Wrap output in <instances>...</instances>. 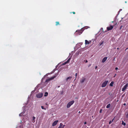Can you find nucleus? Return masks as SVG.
<instances>
[{
	"label": "nucleus",
	"mask_w": 128,
	"mask_h": 128,
	"mask_svg": "<svg viewBox=\"0 0 128 128\" xmlns=\"http://www.w3.org/2000/svg\"><path fill=\"white\" fill-rule=\"evenodd\" d=\"M84 62H85L87 63L88 62V60H84Z\"/></svg>",
	"instance_id": "5701e85b"
},
{
	"label": "nucleus",
	"mask_w": 128,
	"mask_h": 128,
	"mask_svg": "<svg viewBox=\"0 0 128 128\" xmlns=\"http://www.w3.org/2000/svg\"><path fill=\"white\" fill-rule=\"evenodd\" d=\"M122 26H120V29H121V28H122Z\"/></svg>",
	"instance_id": "c9c22d12"
},
{
	"label": "nucleus",
	"mask_w": 128,
	"mask_h": 128,
	"mask_svg": "<svg viewBox=\"0 0 128 128\" xmlns=\"http://www.w3.org/2000/svg\"><path fill=\"white\" fill-rule=\"evenodd\" d=\"M128 86V84H126L124 86V87L122 88V91H124L126 89Z\"/></svg>",
	"instance_id": "1a4fd4ad"
},
{
	"label": "nucleus",
	"mask_w": 128,
	"mask_h": 128,
	"mask_svg": "<svg viewBox=\"0 0 128 128\" xmlns=\"http://www.w3.org/2000/svg\"><path fill=\"white\" fill-rule=\"evenodd\" d=\"M70 58L69 59H68L66 61V62L67 63H68L70 62Z\"/></svg>",
	"instance_id": "aec40b11"
},
{
	"label": "nucleus",
	"mask_w": 128,
	"mask_h": 128,
	"mask_svg": "<svg viewBox=\"0 0 128 128\" xmlns=\"http://www.w3.org/2000/svg\"><path fill=\"white\" fill-rule=\"evenodd\" d=\"M97 66H96L95 67V69L96 70L97 69Z\"/></svg>",
	"instance_id": "473e14b6"
},
{
	"label": "nucleus",
	"mask_w": 128,
	"mask_h": 128,
	"mask_svg": "<svg viewBox=\"0 0 128 128\" xmlns=\"http://www.w3.org/2000/svg\"><path fill=\"white\" fill-rule=\"evenodd\" d=\"M108 82V81H106L104 82V87L106 85Z\"/></svg>",
	"instance_id": "a211bd4d"
},
{
	"label": "nucleus",
	"mask_w": 128,
	"mask_h": 128,
	"mask_svg": "<svg viewBox=\"0 0 128 128\" xmlns=\"http://www.w3.org/2000/svg\"><path fill=\"white\" fill-rule=\"evenodd\" d=\"M114 120V119H113V120H112V121H110V122H109V124H110Z\"/></svg>",
	"instance_id": "393cba45"
},
{
	"label": "nucleus",
	"mask_w": 128,
	"mask_h": 128,
	"mask_svg": "<svg viewBox=\"0 0 128 128\" xmlns=\"http://www.w3.org/2000/svg\"><path fill=\"white\" fill-rule=\"evenodd\" d=\"M113 28V27L112 26H110L109 27H108L107 28V29L108 30H110L112 29Z\"/></svg>",
	"instance_id": "6e6552de"
},
{
	"label": "nucleus",
	"mask_w": 128,
	"mask_h": 128,
	"mask_svg": "<svg viewBox=\"0 0 128 128\" xmlns=\"http://www.w3.org/2000/svg\"><path fill=\"white\" fill-rule=\"evenodd\" d=\"M102 109H100V113H101L102 112Z\"/></svg>",
	"instance_id": "a878e982"
},
{
	"label": "nucleus",
	"mask_w": 128,
	"mask_h": 128,
	"mask_svg": "<svg viewBox=\"0 0 128 128\" xmlns=\"http://www.w3.org/2000/svg\"><path fill=\"white\" fill-rule=\"evenodd\" d=\"M107 57H104V62L106 60H107Z\"/></svg>",
	"instance_id": "bb28decb"
},
{
	"label": "nucleus",
	"mask_w": 128,
	"mask_h": 128,
	"mask_svg": "<svg viewBox=\"0 0 128 128\" xmlns=\"http://www.w3.org/2000/svg\"><path fill=\"white\" fill-rule=\"evenodd\" d=\"M126 117L127 118H128V114H127L126 115Z\"/></svg>",
	"instance_id": "f704fd0d"
},
{
	"label": "nucleus",
	"mask_w": 128,
	"mask_h": 128,
	"mask_svg": "<svg viewBox=\"0 0 128 128\" xmlns=\"http://www.w3.org/2000/svg\"><path fill=\"white\" fill-rule=\"evenodd\" d=\"M72 13H73V14H75V12H72Z\"/></svg>",
	"instance_id": "72a5a7b5"
},
{
	"label": "nucleus",
	"mask_w": 128,
	"mask_h": 128,
	"mask_svg": "<svg viewBox=\"0 0 128 128\" xmlns=\"http://www.w3.org/2000/svg\"><path fill=\"white\" fill-rule=\"evenodd\" d=\"M48 92H46L44 93V96H48Z\"/></svg>",
	"instance_id": "dca6fc26"
},
{
	"label": "nucleus",
	"mask_w": 128,
	"mask_h": 128,
	"mask_svg": "<svg viewBox=\"0 0 128 128\" xmlns=\"http://www.w3.org/2000/svg\"><path fill=\"white\" fill-rule=\"evenodd\" d=\"M84 30L83 28H82L80 30H76L74 33V34L76 36L80 35L82 33Z\"/></svg>",
	"instance_id": "f257e3e1"
},
{
	"label": "nucleus",
	"mask_w": 128,
	"mask_h": 128,
	"mask_svg": "<svg viewBox=\"0 0 128 128\" xmlns=\"http://www.w3.org/2000/svg\"><path fill=\"white\" fill-rule=\"evenodd\" d=\"M74 100H72L69 102L67 104L66 107L67 108H69L74 103Z\"/></svg>",
	"instance_id": "f03ea898"
},
{
	"label": "nucleus",
	"mask_w": 128,
	"mask_h": 128,
	"mask_svg": "<svg viewBox=\"0 0 128 128\" xmlns=\"http://www.w3.org/2000/svg\"><path fill=\"white\" fill-rule=\"evenodd\" d=\"M128 49V48H126V50Z\"/></svg>",
	"instance_id": "c03bdc74"
},
{
	"label": "nucleus",
	"mask_w": 128,
	"mask_h": 128,
	"mask_svg": "<svg viewBox=\"0 0 128 128\" xmlns=\"http://www.w3.org/2000/svg\"><path fill=\"white\" fill-rule=\"evenodd\" d=\"M42 93H38L36 94V96L38 98H41L42 97Z\"/></svg>",
	"instance_id": "39448f33"
},
{
	"label": "nucleus",
	"mask_w": 128,
	"mask_h": 128,
	"mask_svg": "<svg viewBox=\"0 0 128 128\" xmlns=\"http://www.w3.org/2000/svg\"><path fill=\"white\" fill-rule=\"evenodd\" d=\"M122 124L124 126H125L126 125V123L123 121H122Z\"/></svg>",
	"instance_id": "412c9836"
},
{
	"label": "nucleus",
	"mask_w": 128,
	"mask_h": 128,
	"mask_svg": "<svg viewBox=\"0 0 128 128\" xmlns=\"http://www.w3.org/2000/svg\"><path fill=\"white\" fill-rule=\"evenodd\" d=\"M124 106H125L126 105V103H124Z\"/></svg>",
	"instance_id": "ea45409f"
},
{
	"label": "nucleus",
	"mask_w": 128,
	"mask_h": 128,
	"mask_svg": "<svg viewBox=\"0 0 128 128\" xmlns=\"http://www.w3.org/2000/svg\"><path fill=\"white\" fill-rule=\"evenodd\" d=\"M56 76H54L46 79L45 81V82H48L50 80H52L55 78Z\"/></svg>",
	"instance_id": "7ed1b4c3"
},
{
	"label": "nucleus",
	"mask_w": 128,
	"mask_h": 128,
	"mask_svg": "<svg viewBox=\"0 0 128 128\" xmlns=\"http://www.w3.org/2000/svg\"><path fill=\"white\" fill-rule=\"evenodd\" d=\"M118 100H117V102H118Z\"/></svg>",
	"instance_id": "a18cd8bd"
},
{
	"label": "nucleus",
	"mask_w": 128,
	"mask_h": 128,
	"mask_svg": "<svg viewBox=\"0 0 128 128\" xmlns=\"http://www.w3.org/2000/svg\"><path fill=\"white\" fill-rule=\"evenodd\" d=\"M91 64H89L88 66V67H90L91 66Z\"/></svg>",
	"instance_id": "7c9ffc66"
},
{
	"label": "nucleus",
	"mask_w": 128,
	"mask_h": 128,
	"mask_svg": "<svg viewBox=\"0 0 128 128\" xmlns=\"http://www.w3.org/2000/svg\"><path fill=\"white\" fill-rule=\"evenodd\" d=\"M114 83V82H112L110 84V86H112Z\"/></svg>",
	"instance_id": "f3484780"
},
{
	"label": "nucleus",
	"mask_w": 128,
	"mask_h": 128,
	"mask_svg": "<svg viewBox=\"0 0 128 128\" xmlns=\"http://www.w3.org/2000/svg\"><path fill=\"white\" fill-rule=\"evenodd\" d=\"M86 123H86V122H84V124H86Z\"/></svg>",
	"instance_id": "4c0bfd02"
},
{
	"label": "nucleus",
	"mask_w": 128,
	"mask_h": 128,
	"mask_svg": "<svg viewBox=\"0 0 128 128\" xmlns=\"http://www.w3.org/2000/svg\"><path fill=\"white\" fill-rule=\"evenodd\" d=\"M118 69V68H117V67H116V68H115V70H117Z\"/></svg>",
	"instance_id": "e433bc0d"
},
{
	"label": "nucleus",
	"mask_w": 128,
	"mask_h": 128,
	"mask_svg": "<svg viewBox=\"0 0 128 128\" xmlns=\"http://www.w3.org/2000/svg\"><path fill=\"white\" fill-rule=\"evenodd\" d=\"M102 62L103 63L104 62V58L102 59Z\"/></svg>",
	"instance_id": "c85d7f7f"
},
{
	"label": "nucleus",
	"mask_w": 128,
	"mask_h": 128,
	"mask_svg": "<svg viewBox=\"0 0 128 128\" xmlns=\"http://www.w3.org/2000/svg\"><path fill=\"white\" fill-rule=\"evenodd\" d=\"M56 26H58V25H60L59 22H56Z\"/></svg>",
	"instance_id": "2eb2a0df"
},
{
	"label": "nucleus",
	"mask_w": 128,
	"mask_h": 128,
	"mask_svg": "<svg viewBox=\"0 0 128 128\" xmlns=\"http://www.w3.org/2000/svg\"><path fill=\"white\" fill-rule=\"evenodd\" d=\"M65 126V125H63L62 123H60V126L58 127V128H64Z\"/></svg>",
	"instance_id": "0eeeda50"
},
{
	"label": "nucleus",
	"mask_w": 128,
	"mask_h": 128,
	"mask_svg": "<svg viewBox=\"0 0 128 128\" xmlns=\"http://www.w3.org/2000/svg\"><path fill=\"white\" fill-rule=\"evenodd\" d=\"M91 42L90 41L89 42L87 40H85V44L86 45L88 44H89L90 43V42Z\"/></svg>",
	"instance_id": "9d476101"
},
{
	"label": "nucleus",
	"mask_w": 128,
	"mask_h": 128,
	"mask_svg": "<svg viewBox=\"0 0 128 128\" xmlns=\"http://www.w3.org/2000/svg\"><path fill=\"white\" fill-rule=\"evenodd\" d=\"M58 122V120H56L54 121L52 124V126H56V125Z\"/></svg>",
	"instance_id": "423d86ee"
},
{
	"label": "nucleus",
	"mask_w": 128,
	"mask_h": 128,
	"mask_svg": "<svg viewBox=\"0 0 128 128\" xmlns=\"http://www.w3.org/2000/svg\"><path fill=\"white\" fill-rule=\"evenodd\" d=\"M110 104H108V105H107V106H106V108H109L110 107Z\"/></svg>",
	"instance_id": "6ab92c4d"
},
{
	"label": "nucleus",
	"mask_w": 128,
	"mask_h": 128,
	"mask_svg": "<svg viewBox=\"0 0 128 128\" xmlns=\"http://www.w3.org/2000/svg\"><path fill=\"white\" fill-rule=\"evenodd\" d=\"M118 49H119V48H117V49H118Z\"/></svg>",
	"instance_id": "79ce46f5"
},
{
	"label": "nucleus",
	"mask_w": 128,
	"mask_h": 128,
	"mask_svg": "<svg viewBox=\"0 0 128 128\" xmlns=\"http://www.w3.org/2000/svg\"><path fill=\"white\" fill-rule=\"evenodd\" d=\"M104 42V40H103L101 42L99 43V45L100 46H101L102 44H103Z\"/></svg>",
	"instance_id": "4468645a"
},
{
	"label": "nucleus",
	"mask_w": 128,
	"mask_h": 128,
	"mask_svg": "<svg viewBox=\"0 0 128 128\" xmlns=\"http://www.w3.org/2000/svg\"><path fill=\"white\" fill-rule=\"evenodd\" d=\"M22 113H20V114H19V116H22Z\"/></svg>",
	"instance_id": "c756f323"
},
{
	"label": "nucleus",
	"mask_w": 128,
	"mask_h": 128,
	"mask_svg": "<svg viewBox=\"0 0 128 128\" xmlns=\"http://www.w3.org/2000/svg\"><path fill=\"white\" fill-rule=\"evenodd\" d=\"M102 87H104V82L103 83L102 85Z\"/></svg>",
	"instance_id": "b1692460"
},
{
	"label": "nucleus",
	"mask_w": 128,
	"mask_h": 128,
	"mask_svg": "<svg viewBox=\"0 0 128 128\" xmlns=\"http://www.w3.org/2000/svg\"><path fill=\"white\" fill-rule=\"evenodd\" d=\"M35 117L34 116H33L32 117V118H33V119H32V122L33 123H34L35 122Z\"/></svg>",
	"instance_id": "ddd939ff"
},
{
	"label": "nucleus",
	"mask_w": 128,
	"mask_h": 128,
	"mask_svg": "<svg viewBox=\"0 0 128 128\" xmlns=\"http://www.w3.org/2000/svg\"><path fill=\"white\" fill-rule=\"evenodd\" d=\"M41 107L42 108V109H44V110H46V108H44L43 106H41Z\"/></svg>",
	"instance_id": "4be33fe9"
},
{
	"label": "nucleus",
	"mask_w": 128,
	"mask_h": 128,
	"mask_svg": "<svg viewBox=\"0 0 128 128\" xmlns=\"http://www.w3.org/2000/svg\"><path fill=\"white\" fill-rule=\"evenodd\" d=\"M116 74H115V76H114V77H115V76H116Z\"/></svg>",
	"instance_id": "a19ab883"
},
{
	"label": "nucleus",
	"mask_w": 128,
	"mask_h": 128,
	"mask_svg": "<svg viewBox=\"0 0 128 128\" xmlns=\"http://www.w3.org/2000/svg\"><path fill=\"white\" fill-rule=\"evenodd\" d=\"M115 58H114L113 60H115Z\"/></svg>",
	"instance_id": "58836bf2"
},
{
	"label": "nucleus",
	"mask_w": 128,
	"mask_h": 128,
	"mask_svg": "<svg viewBox=\"0 0 128 128\" xmlns=\"http://www.w3.org/2000/svg\"><path fill=\"white\" fill-rule=\"evenodd\" d=\"M77 73H76L75 74V76H76H76H77Z\"/></svg>",
	"instance_id": "2f4dec72"
},
{
	"label": "nucleus",
	"mask_w": 128,
	"mask_h": 128,
	"mask_svg": "<svg viewBox=\"0 0 128 128\" xmlns=\"http://www.w3.org/2000/svg\"><path fill=\"white\" fill-rule=\"evenodd\" d=\"M72 78V76H70L67 78H66V81H69Z\"/></svg>",
	"instance_id": "f8f14e48"
},
{
	"label": "nucleus",
	"mask_w": 128,
	"mask_h": 128,
	"mask_svg": "<svg viewBox=\"0 0 128 128\" xmlns=\"http://www.w3.org/2000/svg\"><path fill=\"white\" fill-rule=\"evenodd\" d=\"M98 34L101 35H104V32L102 28H101L100 29L99 32H98Z\"/></svg>",
	"instance_id": "20e7f679"
},
{
	"label": "nucleus",
	"mask_w": 128,
	"mask_h": 128,
	"mask_svg": "<svg viewBox=\"0 0 128 128\" xmlns=\"http://www.w3.org/2000/svg\"><path fill=\"white\" fill-rule=\"evenodd\" d=\"M67 64V63H66V62H65L64 63V64H63V65H65V64Z\"/></svg>",
	"instance_id": "cd10ccee"
},
{
	"label": "nucleus",
	"mask_w": 128,
	"mask_h": 128,
	"mask_svg": "<svg viewBox=\"0 0 128 128\" xmlns=\"http://www.w3.org/2000/svg\"><path fill=\"white\" fill-rule=\"evenodd\" d=\"M126 2H125V3H126Z\"/></svg>",
	"instance_id": "37998d69"
},
{
	"label": "nucleus",
	"mask_w": 128,
	"mask_h": 128,
	"mask_svg": "<svg viewBox=\"0 0 128 128\" xmlns=\"http://www.w3.org/2000/svg\"><path fill=\"white\" fill-rule=\"evenodd\" d=\"M86 80V78H82L81 80H80V82L81 83H82L83 82H84V81Z\"/></svg>",
	"instance_id": "9b49d317"
}]
</instances>
